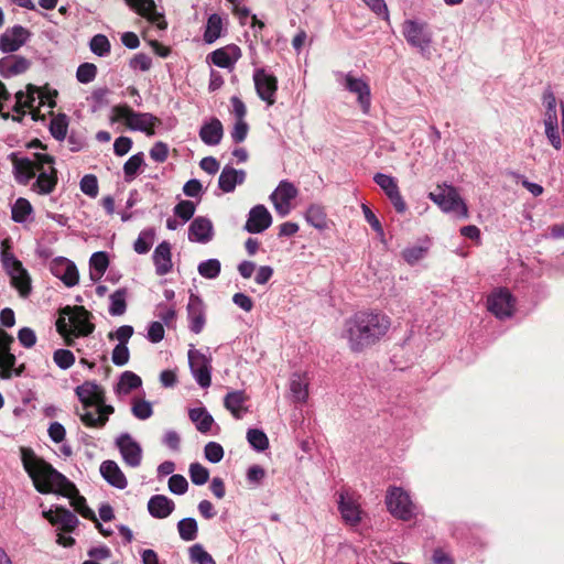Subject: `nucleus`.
Here are the masks:
<instances>
[{"instance_id": "obj_49", "label": "nucleus", "mask_w": 564, "mask_h": 564, "mask_svg": "<svg viewBox=\"0 0 564 564\" xmlns=\"http://www.w3.org/2000/svg\"><path fill=\"white\" fill-rule=\"evenodd\" d=\"M197 271L203 278L213 280L220 274L221 263L218 259H208L198 264Z\"/></svg>"}, {"instance_id": "obj_14", "label": "nucleus", "mask_w": 564, "mask_h": 564, "mask_svg": "<svg viewBox=\"0 0 564 564\" xmlns=\"http://www.w3.org/2000/svg\"><path fill=\"white\" fill-rule=\"evenodd\" d=\"M297 194L299 191L294 184L286 180L281 181L271 193L269 198L280 217H285L291 213L293 208L292 200L296 198Z\"/></svg>"}, {"instance_id": "obj_40", "label": "nucleus", "mask_w": 564, "mask_h": 564, "mask_svg": "<svg viewBox=\"0 0 564 564\" xmlns=\"http://www.w3.org/2000/svg\"><path fill=\"white\" fill-rule=\"evenodd\" d=\"M224 31V20L217 14L213 13L208 17L205 32H204V41L207 44H213L216 42L223 34Z\"/></svg>"}, {"instance_id": "obj_58", "label": "nucleus", "mask_w": 564, "mask_h": 564, "mask_svg": "<svg viewBox=\"0 0 564 564\" xmlns=\"http://www.w3.org/2000/svg\"><path fill=\"white\" fill-rule=\"evenodd\" d=\"M97 75V66L93 63H83L76 70V78L82 84L91 83Z\"/></svg>"}, {"instance_id": "obj_62", "label": "nucleus", "mask_w": 564, "mask_h": 564, "mask_svg": "<svg viewBox=\"0 0 564 564\" xmlns=\"http://www.w3.org/2000/svg\"><path fill=\"white\" fill-rule=\"evenodd\" d=\"M80 189L84 194L96 197L98 194V181L93 174H87L80 180Z\"/></svg>"}, {"instance_id": "obj_18", "label": "nucleus", "mask_w": 564, "mask_h": 564, "mask_svg": "<svg viewBox=\"0 0 564 564\" xmlns=\"http://www.w3.org/2000/svg\"><path fill=\"white\" fill-rule=\"evenodd\" d=\"M115 411L112 405H86L82 408L79 417L83 424L88 427H102Z\"/></svg>"}, {"instance_id": "obj_45", "label": "nucleus", "mask_w": 564, "mask_h": 564, "mask_svg": "<svg viewBox=\"0 0 564 564\" xmlns=\"http://www.w3.org/2000/svg\"><path fill=\"white\" fill-rule=\"evenodd\" d=\"M180 538L185 542L194 541L198 534V524L196 519L188 517L177 522Z\"/></svg>"}, {"instance_id": "obj_15", "label": "nucleus", "mask_w": 564, "mask_h": 564, "mask_svg": "<svg viewBox=\"0 0 564 564\" xmlns=\"http://www.w3.org/2000/svg\"><path fill=\"white\" fill-rule=\"evenodd\" d=\"M253 82L259 98L268 106L274 105L278 90L276 77L267 73L263 68H258L253 73Z\"/></svg>"}, {"instance_id": "obj_24", "label": "nucleus", "mask_w": 564, "mask_h": 564, "mask_svg": "<svg viewBox=\"0 0 564 564\" xmlns=\"http://www.w3.org/2000/svg\"><path fill=\"white\" fill-rule=\"evenodd\" d=\"M75 393L83 406L105 404L104 389L95 381H85L75 389Z\"/></svg>"}, {"instance_id": "obj_59", "label": "nucleus", "mask_w": 564, "mask_h": 564, "mask_svg": "<svg viewBox=\"0 0 564 564\" xmlns=\"http://www.w3.org/2000/svg\"><path fill=\"white\" fill-rule=\"evenodd\" d=\"M204 455L208 462L217 464L224 457V448L216 442H209L205 445Z\"/></svg>"}, {"instance_id": "obj_41", "label": "nucleus", "mask_w": 564, "mask_h": 564, "mask_svg": "<svg viewBox=\"0 0 564 564\" xmlns=\"http://www.w3.org/2000/svg\"><path fill=\"white\" fill-rule=\"evenodd\" d=\"M188 416L200 433L209 432L214 424L213 416L207 412L205 408L191 409Z\"/></svg>"}, {"instance_id": "obj_51", "label": "nucleus", "mask_w": 564, "mask_h": 564, "mask_svg": "<svg viewBox=\"0 0 564 564\" xmlns=\"http://www.w3.org/2000/svg\"><path fill=\"white\" fill-rule=\"evenodd\" d=\"M90 51L97 56L104 57L110 53V42L104 34H96L89 42Z\"/></svg>"}, {"instance_id": "obj_11", "label": "nucleus", "mask_w": 564, "mask_h": 564, "mask_svg": "<svg viewBox=\"0 0 564 564\" xmlns=\"http://www.w3.org/2000/svg\"><path fill=\"white\" fill-rule=\"evenodd\" d=\"M188 365L195 381L202 388H208L212 383V358L195 349L192 345L187 352Z\"/></svg>"}, {"instance_id": "obj_5", "label": "nucleus", "mask_w": 564, "mask_h": 564, "mask_svg": "<svg viewBox=\"0 0 564 564\" xmlns=\"http://www.w3.org/2000/svg\"><path fill=\"white\" fill-rule=\"evenodd\" d=\"M111 121H123L133 131L144 132L147 135L154 134V127L158 118L148 112H135L127 105L115 106L111 109Z\"/></svg>"}, {"instance_id": "obj_37", "label": "nucleus", "mask_w": 564, "mask_h": 564, "mask_svg": "<svg viewBox=\"0 0 564 564\" xmlns=\"http://www.w3.org/2000/svg\"><path fill=\"white\" fill-rule=\"evenodd\" d=\"M94 330V325L88 321V313L83 308H78L69 317V332L75 336H86Z\"/></svg>"}, {"instance_id": "obj_61", "label": "nucleus", "mask_w": 564, "mask_h": 564, "mask_svg": "<svg viewBox=\"0 0 564 564\" xmlns=\"http://www.w3.org/2000/svg\"><path fill=\"white\" fill-rule=\"evenodd\" d=\"M195 209L193 202L182 200L174 207V214L182 218L183 223H186L194 216Z\"/></svg>"}, {"instance_id": "obj_63", "label": "nucleus", "mask_w": 564, "mask_h": 564, "mask_svg": "<svg viewBox=\"0 0 564 564\" xmlns=\"http://www.w3.org/2000/svg\"><path fill=\"white\" fill-rule=\"evenodd\" d=\"M132 413L139 420H147L153 414L152 404L145 400H138L132 405Z\"/></svg>"}, {"instance_id": "obj_25", "label": "nucleus", "mask_w": 564, "mask_h": 564, "mask_svg": "<svg viewBox=\"0 0 564 564\" xmlns=\"http://www.w3.org/2000/svg\"><path fill=\"white\" fill-rule=\"evenodd\" d=\"M187 315H188V322H189V329L195 333L199 334L206 323V314H205V305L200 297L197 295L192 294L189 296V301L187 304Z\"/></svg>"}, {"instance_id": "obj_13", "label": "nucleus", "mask_w": 564, "mask_h": 564, "mask_svg": "<svg viewBox=\"0 0 564 564\" xmlns=\"http://www.w3.org/2000/svg\"><path fill=\"white\" fill-rule=\"evenodd\" d=\"M13 338L0 329V379L9 380L20 377L24 371V365L15 367L17 358L10 352Z\"/></svg>"}, {"instance_id": "obj_12", "label": "nucleus", "mask_w": 564, "mask_h": 564, "mask_svg": "<svg viewBox=\"0 0 564 564\" xmlns=\"http://www.w3.org/2000/svg\"><path fill=\"white\" fill-rule=\"evenodd\" d=\"M487 308L498 319H507L516 312V299L507 289H496L487 297Z\"/></svg>"}, {"instance_id": "obj_27", "label": "nucleus", "mask_w": 564, "mask_h": 564, "mask_svg": "<svg viewBox=\"0 0 564 564\" xmlns=\"http://www.w3.org/2000/svg\"><path fill=\"white\" fill-rule=\"evenodd\" d=\"M214 237V227L206 217H196L188 228V240L197 243H207Z\"/></svg>"}, {"instance_id": "obj_1", "label": "nucleus", "mask_w": 564, "mask_h": 564, "mask_svg": "<svg viewBox=\"0 0 564 564\" xmlns=\"http://www.w3.org/2000/svg\"><path fill=\"white\" fill-rule=\"evenodd\" d=\"M23 467L41 494L55 492L67 497L74 509L86 519H94V511L86 506V499L64 475L39 458L31 449L22 448Z\"/></svg>"}, {"instance_id": "obj_54", "label": "nucleus", "mask_w": 564, "mask_h": 564, "mask_svg": "<svg viewBox=\"0 0 564 564\" xmlns=\"http://www.w3.org/2000/svg\"><path fill=\"white\" fill-rule=\"evenodd\" d=\"M373 181L386 193L388 197L399 191V186L397 184L395 178L390 175L377 173L373 176Z\"/></svg>"}, {"instance_id": "obj_39", "label": "nucleus", "mask_w": 564, "mask_h": 564, "mask_svg": "<svg viewBox=\"0 0 564 564\" xmlns=\"http://www.w3.org/2000/svg\"><path fill=\"white\" fill-rule=\"evenodd\" d=\"M305 220L317 230H325L328 227L325 208L318 204H312L304 213Z\"/></svg>"}, {"instance_id": "obj_7", "label": "nucleus", "mask_w": 564, "mask_h": 564, "mask_svg": "<svg viewBox=\"0 0 564 564\" xmlns=\"http://www.w3.org/2000/svg\"><path fill=\"white\" fill-rule=\"evenodd\" d=\"M429 198L444 213H454L464 219L468 217V208L465 202L452 185H437L436 189L429 194Z\"/></svg>"}, {"instance_id": "obj_31", "label": "nucleus", "mask_w": 564, "mask_h": 564, "mask_svg": "<svg viewBox=\"0 0 564 564\" xmlns=\"http://www.w3.org/2000/svg\"><path fill=\"white\" fill-rule=\"evenodd\" d=\"M99 470L102 478L112 487H116L118 489H124L127 487V478L116 462H102Z\"/></svg>"}, {"instance_id": "obj_43", "label": "nucleus", "mask_w": 564, "mask_h": 564, "mask_svg": "<svg viewBox=\"0 0 564 564\" xmlns=\"http://www.w3.org/2000/svg\"><path fill=\"white\" fill-rule=\"evenodd\" d=\"M31 203L23 197L18 198L11 207V218L14 223L23 224L32 215Z\"/></svg>"}, {"instance_id": "obj_35", "label": "nucleus", "mask_w": 564, "mask_h": 564, "mask_svg": "<svg viewBox=\"0 0 564 564\" xmlns=\"http://www.w3.org/2000/svg\"><path fill=\"white\" fill-rule=\"evenodd\" d=\"M224 135V128L219 119L212 118L199 130V138L206 145H217Z\"/></svg>"}, {"instance_id": "obj_10", "label": "nucleus", "mask_w": 564, "mask_h": 564, "mask_svg": "<svg viewBox=\"0 0 564 564\" xmlns=\"http://www.w3.org/2000/svg\"><path fill=\"white\" fill-rule=\"evenodd\" d=\"M337 506L340 517L345 524L357 527L364 516L358 497L348 489H341L337 492Z\"/></svg>"}, {"instance_id": "obj_6", "label": "nucleus", "mask_w": 564, "mask_h": 564, "mask_svg": "<svg viewBox=\"0 0 564 564\" xmlns=\"http://www.w3.org/2000/svg\"><path fill=\"white\" fill-rule=\"evenodd\" d=\"M388 511L397 519L409 521L416 514V506L410 494L398 486H390L386 492Z\"/></svg>"}, {"instance_id": "obj_64", "label": "nucleus", "mask_w": 564, "mask_h": 564, "mask_svg": "<svg viewBox=\"0 0 564 564\" xmlns=\"http://www.w3.org/2000/svg\"><path fill=\"white\" fill-rule=\"evenodd\" d=\"M361 209H362V213H364V216H365V219L367 220V223L371 226V228L377 232V235L383 239L384 237V231H383V228L379 221V219L377 218V216L373 214V212L365 204L361 205Z\"/></svg>"}, {"instance_id": "obj_23", "label": "nucleus", "mask_w": 564, "mask_h": 564, "mask_svg": "<svg viewBox=\"0 0 564 564\" xmlns=\"http://www.w3.org/2000/svg\"><path fill=\"white\" fill-rule=\"evenodd\" d=\"M51 270L68 288L76 285L79 281V273L75 263L66 258L54 260Z\"/></svg>"}, {"instance_id": "obj_9", "label": "nucleus", "mask_w": 564, "mask_h": 564, "mask_svg": "<svg viewBox=\"0 0 564 564\" xmlns=\"http://www.w3.org/2000/svg\"><path fill=\"white\" fill-rule=\"evenodd\" d=\"M50 108L55 106V101L44 95V93L33 85L26 86V91H18L15 94V105L13 110L15 112L24 113V109L28 108L31 111L33 120H37V106L46 104Z\"/></svg>"}, {"instance_id": "obj_50", "label": "nucleus", "mask_w": 564, "mask_h": 564, "mask_svg": "<svg viewBox=\"0 0 564 564\" xmlns=\"http://www.w3.org/2000/svg\"><path fill=\"white\" fill-rule=\"evenodd\" d=\"M143 163L144 156L142 152H139L130 156L123 164V173L126 181H132L138 174V171L143 165Z\"/></svg>"}, {"instance_id": "obj_33", "label": "nucleus", "mask_w": 564, "mask_h": 564, "mask_svg": "<svg viewBox=\"0 0 564 564\" xmlns=\"http://www.w3.org/2000/svg\"><path fill=\"white\" fill-rule=\"evenodd\" d=\"M153 262L155 265V272L159 275L167 274L173 267L171 245L166 241H162L156 246L153 252Z\"/></svg>"}, {"instance_id": "obj_28", "label": "nucleus", "mask_w": 564, "mask_h": 564, "mask_svg": "<svg viewBox=\"0 0 564 564\" xmlns=\"http://www.w3.org/2000/svg\"><path fill=\"white\" fill-rule=\"evenodd\" d=\"M13 164V174L18 183L26 185L34 176L36 170V158L33 160L28 158H19L11 155Z\"/></svg>"}, {"instance_id": "obj_17", "label": "nucleus", "mask_w": 564, "mask_h": 564, "mask_svg": "<svg viewBox=\"0 0 564 564\" xmlns=\"http://www.w3.org/2000/svg\"><path fill=\"white\" fill-rule=\"evenodd\" d=\"M344 85L347 90L357 96L362 112L368 113L371 105V93L368 83L348 73L344 76Z\"/></svg>"}, {"instance_id": "obj_4", "label": "nucleus", "mask_w": 564, "mask_h": 564, "mask_svg": "<svg viewBox=\"0 0 564 564\" xmlns=\"http://www.w3.org/2000/svg\"><path fill=\"white\" fill-rule=\"evenodd\" d=\"M402 34L406 43L422 56L430 57L433 46V32L424 21L408 19L402 23Z\"/></svg>"}, {"instance_id": "obj_57", "label": "nucleus", "mask_w": 564, "mask_h": 564, "mask_svg": "<svg viewBox=\"0 0 564 564\" xmlns=\"http://www.w3.org/2000/svg\"><path fill=\"white\" fill-rule=\"evenodd\" d=\"M53 360L59 369L67 370L75 364V356L68 349H57L53 354Z\"/></svg>"}, {"instance_id": "obj_38", "label": "nucleus", "mask_w": 564, "mask_h": 564, "mask_svg": "<svg viewBox=\"0 0 564 564\" xmlns=\"http://www.w3.org/2000/svg\"><path fill=\"white\" fill-rule=\"evenodd\" d=\"M29 61L21 56L3 58L0 61V75L11 77L24 73L29 68Z\"/></svg>"}, {"instance_id": "obj_60", "label": "nucleus", "mask_w": 564, "mask_h": 564, "mask_svg": "<svg viewBox=\"0 0 564 564\" xmlns=\"http://www.w3.org/2000/svg\"><path fill=\"white\" fill-rule=\"evenodd\" d=\"M169 490L174 495H184L187 491L188 482L183 475H172L167 482Z\"/></svg>"}, {"instance_id": "obj_46", "label": "nucleus", "mask_w": 564, "mask_h": 564, "mask_svg": "<svg viewBox=\"0 0 564 564\" xmlns=\"http://www.w3.org/2000/svg\"><path fill=\"white\" fill-rule=\"evenodd\" d=\"M142 384L141 378L132 371H124L116 387L118 394H128Z\"/></svg>"}, {"instance_id": "obj_47", "label": "nucleus", "mask_w": 564, "mask_h": 564, "mask_svg": "<svg viewBox=\"0 0 564 564\" xmlns=\"http://www.w3.org/2000/svg\"><path fill=\"white\" fill-rule=\"evenodd\" d=\"M155 231L152 228L142 230L133 243V250L139 254L150 251L154 242Z\"/></svg>"}, {"instance_id": "obj_30", "label": "nucleus", "mask_w": 564, "mask_h": 564, "mask_svg": "<svg viewBox=\"0 0 564 564\" xmlns=\"http://www.w3.org/2000/svg\"><path fill=\"white\" fill-rule=\"evenodd\" d=\"M241 57V50L237 45H228L214 51L210 55L212 62L221 68L232 67Z\"/></svg>"}, {"instance_id": "obj_21", "label": "nucleus", "mask_w": 564, "mask_h": 564, "mask_svg": "<svg viewBox=\"0 0 564 564\" xmlns=\"http://www.w3.org/2000/svg\"><path fill=\"white\" fill-rule=\"evenodd\" d=\"M29 36L30 32L21 25L7 29L0 36V51L13 53L24 45Z\"/></svg>"}, {"instance_id": "obj_56", "label": "nucleus", "mask_w": 564, "mask_h": 564, "mask_svg": "<svg viewBox=\"0 0 564 564\" xmlns=\"http://www.w3.org/2000/svg\"><path fill=\"white\" fill-rule=\"evenodd\" d=\"M188 473L192 482L197 486L206 484L209 478L208 469L199 463H192Z\"/></svg>"}, {"instance_id": "obj_16", "label": "nucleus", "mask_w": 564, "mask_h": 564, "mask_svg": "<svg viewBox=\"0 0 564 564\" xmlns=\"http://www.w3.org/2000/svg\"><path fill=\"white\" fill-rule=\"evenodd\" d=\"M43 517L57 530L63 532H72L78 525L79 520L69 510L63 507H55L42 512Z\"/></svg>"}, {"instance_id": "obj_22", "label": "nucleus", "mask_w": 564, "mask_h": 564, "mask_svg": "<svg viewBox=\"0 0 564 564\" xmlns=\"http://www.w3.org/2000/svg\"><path fill=\"white\" fill-rule=\"evenodd\" d=\"M126 3L150 23L155 24L160 30L166 28L163 14L156 11V4L153 0H126Z\"/></svg>"}, {"instance_id": "obj_55", "label": "nucleus", "mask_w": 564, "mask_h": 564, "mask_svg": "<svg viewBox=\"0 0 564 564\" xmlns=\"http://www.w3.org/2000/svg\"><path fill=\"white\" fill-rule=\"evenodd\" d=\"M68 122L66 116H57L51 120L50 131L56 140H64L67 134Z\"/></svg>"}, {"instance_id": "obj_48", "label": "nucleus", "mask_w": 564, "mask_h": 564, "mask_svg": "<svg viewBox=\"0 0 564 564\" xmlns=\"http://www.w3.org/2000/svg\"><path fill=\"white\" fill-rule=\"evenodd\" d=\"M247 441L257 452H263L269 447L267 434L259 429H249L247 432Z\"/></svg>"}, {"instance_id": "obj_19", "label": "nucleus", "mask_w": 564, "mask_h": 564, "mask_svg": "<svg viewBox=\"0 0 564 564\" xmlns=\"http://www.w3.org/2000/svg\"><path fill=\"white\" fill-rule=\"evenodd\" d=\"M272 225V215L269 209L262 205L253 206L248 214L245 230L250 234H261Z\"/></svg>"}, {"instance_id": "obj_26", "label": "nucleus", "mask_w": 564, "mask_h": 564, "mask_svg": "<svg viewBox=\"0 0 564 564\" xmlns=\"http://www.w3.org/2000/svg\"><path fill=\"white\" fill-rule=\"evenodd\" d=\"M6 272L10 276L11 285L18 291L19 295L26 299L32 292V281L28 270L20 263Z\"/></svg>"}, {"instance_id": "obj_36", "label": "nucleus", "mask_w": 564, "mask_h": 564, "mask_svg": "<svg viewBox=\"0 0 564 564\" xmlns=\"http://www.w3.org/2000/svg\"><path fill=\"white\" fill-rule=\"evenodd\" d=\"M247 399L248 398L243 391L236 390L226 394L224 404L234 417L241 419L248 411L247 406L245 405Z\"/></svg>"}, {"instance_id": "obj_2", "label": "nucleus", "mask_w": 564, "mask_h": 564, "mask_svg": "<svg viewBox=\"0 0 564 564\" xmlns=\"http://www.w3.org/2000/svg\"><path fill=\"white\" fill-rule=\"evenodd\" d=\"M391 327L388 315L377 311H360L344 323L343 338L354 352L364 351L383 338Z\"/></svg>"}, {"instance_id": "obj_53", "label": "nucleus", "mask_w": 564, "mask_h": 564, "mask_svg": "<svg viewBox=\"0 0 564 564\" xmlns=\"http://www.w3.org/2000/svg\"><path fill=\"white\" fill-rule=\"evenodd\" d=\"M427 249L424 246H411L402 251V257L406 263L415 265L426 256Z\"/></svg>"}, {"instance_id": "obj_34", "label": "nucleus", "mask_w": 564, "mask_h": 564, "mask_svg": "<svg viewBox=\"0 0 564 564\" xmlns=\"http://www.w3.org/2000/svg\"><path fill=\"white\" fill-rule=\"evenodd\" d=\"M246 178L243 170H236L231 166H225L218 178V186L224 193H231L236 186L242 184Z\"/></svg>"}, {"instance_id": "obj_44", "label": "nucleus", "mask_w": 564, "mask_h": 564, "mask_svg": "<svg viewBox=\"0 0 564 564\" xmlns=\"http://www.w3.org/2000/svg\"><path fill=\"white\" fill-rule=\"evenodd\" d=\"M127 295L126 289H118L109 296L110 305L108 311L111 316H121L126 313Z\"/></svg>"}, {"instance_id": "obj_42", "label": "nucleus", "mask_w": 564, "mask_h": 564, "mask_svg": "<svg viewBox=\"0 0 564 564\" xmlns=\"http://www.w3.org/2000/svg\"><path fill=\"white\" fill-rule=\"evenodd\" d=\"M90 264V278L94 281H98L106 272L109 265V259L106 252L97 251L94 252L89 260Z\"/></svg>"}, {"instance_id": "obj_32", "label": "nucleus", "mask_w": 564, "mask_h": 564, "mask_svg": "<svg viewBox=\"0 0 564 564\" xmlns=\"http://www.w3.org/2000/svg\"><path fill=\"white\" fill-rule=\"evenodd\" d=\"M174 509V501L164 495H154L148 501V511L155 519L167 518Z\"/></svg>"}, {"instance_id": "obj_20", "label": "nucleus", "mask_w": 564, "mask_h": 564, "mask_svg": "<svg viewBox=\"0 0 564 564\" xmlns=\"http://www.w3.org/2000/svg\"><path fill=\"white\" fill-rule=\"evenodd\" d=\"M116 444L120 451L123 462L135 468L140 466L142 459L141 446L129 435L128 433L121 434L117 440Z\"/></svg>"}, {"instance_id": "obj_52", "label": "nucleus", "mask_w": 564, "mask_h": 564, "mask_svg": "<svg viewBox=\"0 0 564 564\" xmlns=\"http://www.w3.org/2000/svg\"><path fill=\"white\" fill-rule=\"evenodd\" d=\"M189 560L195 564H216L212 555L202 544H194L188 550Z\"/></svg>"}, {"instance_id": "obj_3", "label": "nucleus", "mask_w": 564, "mask_h": 564, "mask_svg": "<svg viewBox=\"0 0 564 564\" xmlns=\"http://www.w3.org/2000/svg\"><path fill=\"white\" fill-rule=\"evenodd\" d=\"M542 105L544 112L542 117V123L544 127V134L550 144L555 150H561L563 145V131L562 123H558L557 117V102L554 93L551 88H546L542 95Z\"/></svg>"}, {"instance_id": "obj_29", "label": "nucleus", "mask_w": 564, "mask_h": 564, "mask_svg": "<svg viewBox=\"0 0 564 564\" xmlns=\"http://www.w3.org/2000/svg\"><path fill=\"white\" fill-rule=\"evenodd\" d=\"M310 378L307 372L295 371L290 377V392L292 399L299 403H305L308 399Z\"/></svg>"}, {"instance_id": "obj_8", "label": "nucleus", "mask_w": 564, "mask_h": 564, "mask_svg": "<svg viewBox=\"0 0 564 564\" xmlns=\"http://www.w3.org/2000/svg\"><path fill=\"white\" fill-rule=\"evenodd\" d=\"M36 158V181L32 185V189L40 195L52 193L57 184V171L54 167V158L46 153H35Z\"/></svg>"}]
</instances>
